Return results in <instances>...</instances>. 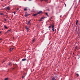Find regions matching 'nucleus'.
<instances>
[{
    "mask_svg": "<svg viewBox=\"0 0 80 80\" xmlns=\"http://www.w3.org/2000/svg\"><path fill=\"white\" fill-rule=\"evenodd\" d=\"M51 27H52V30L53 31H55V30H54V25H53H53H51L48 28H51Z\"/></svg>",
    "mask_w": 80,
    "mask_h": 80,
    "instance_id": "f257e3e1",
    "label": "nucleus"
},
{
    "mask_svg": "<svg viewBox=\"0 0 80 80\" xmlns=\"http://www.w3.org/2000/svg\"><path fill=\"white\" fill-rule=\"evenodd\" d=\"M14 49V47H12L11 48H10V49H9V51L10 52H12V50Z\"/></svg>",
    "mask_w": 80,
    "mask_h": 80,
    "instance_id": "f03ea898",
    "label": "nucleus"
},
{
    "mask_svg": "<svg viewBox=\"0 0 80 80\" xmlns=\"http://www.w3.org/2000/svg\"><path fill=\"white\" fill-rule=\"evenodd\" d=\"M28 14L27 13V12H25V16L26 17H28Z\"/></svg>",
    "mask_w": 80,
    "mask_h": 80,
    "instance_id": "7ed1b4c3",
    "label": "nucleus"
},
{
    "mask_svg": "<svg viewBox=\"0 0 80 80\" xmlns=\"http://www.w3.org/2000/svg\"><path fill=\"white\" fill-rule=\"evenodd\" d=\"M45 18V17H42L41 18L40 20H39V22H41V21H42V20H43V19H44V18Z\"/></svg>",
    "mask_w": 80,
    "mask_h": 80,
    "instance_id": "20e7f679",
    "label": "nucleus"
},
{
    "mask_svg": "<svg viewBox=\"0 0 80 80\" xmlns=\"http://www.w3.org/2000/svg\"><path fill=\"white\" fill-rule=\"evenodd\" d=\"M6 8H7L8 10H10V7H9V6L6 7Z\"/></svg>",
    "mask_w": 80,
    "mask_h": 80,
    "instance_id": "39448f33",
    "label": "nucleus"
},
{
    "mask_svg": "<svg viewBox=\"0 0 80 80\" xmlns=\"http://www.w3.org/2000/svg\"><path fill=\"white\" fill-rule=\"evenodd\" d=\"M56 78L55 77H53L52 78V80H56Z\"/></svg>",
    "mask_w": 80,
    "mask_h": 80,
    "instance_id": "423d86ee",
    "label": "nucleus"
},
{
    "mask_svg": "<svg viewBox=\"0 0 80 80\" xmlns=\"http://www.w3.org/2000/svg\"><path fill=\"white\" fill-rule=\"evenodd\" d=\"M42 11H39L38 12V14H40V13H42Z\"/></svg>",
    "mask_w": 80,
    "mask_h": 80,
    "instance_id": "0eeeda50",
    "label": "nucleus"
},
{
    "mask_svg": "<svg viewBox=\"0 0 80 80\" xmlns=\"http://www.w3.org/2000/svg\"><path fill=\"white\" fill-rule=\"evenodd\" d=\"M30 22H31V20H30L28 22V24H29L30 25H31V24L30 23Z\"/></svg>",
    "mask_w": 80,
    "mask_h": 80,
    "instance_id": "6e6552de",
    "label": "nucleus"
},
{
    "mask_svg": "<svg viewBox=\"0 0 80 80\" xmlns=\"http://www.w3.org/2000/svg\"><path fill=\"white\" fill-rule=\"evenodd\" d=\"M26 30H27V31L28 32V29H29V28H28V27H27V26H26Z\"/></svg>",
    "mask_w": 80,
    "mask_h": 80,
    "instance_id": "1a4fd4ad",
    "label": "nucleus"
},
{
    "mask_svg": "<svg viewBox=\"0 0 80 80\" xmlns=\"http://www.w3.org/2000/svg\"><path fill=\"white\" fill-rule=\"evenodd\" d=\"M38 13H36V14H34L33 15V16H34V17H35L36 16H37V15H38Z\"/></svg>",
    "mask_w": 80,
    "mask_h": 80,
    "instance_id": "9d476101",
    "label": "nucleus"
},
{
    "mask_svg": "<svg viewBox=\"0 0 80 80\" xmlns=\"http://www.w3.org/2000/svg\"><path fill=\"white\" fill-rule=\"evenodd\" d=\"M25 60H27V59H23L22 60V61H25Z\"/></svg>",
    "mask_w": 80,
    "mask_h": 80,
    "instance_id": "9b49d317",
    "label": "nucleus"
},
{
    "mask_svg": "<svg viewBox=\"0 0 80 80\" xmlns=\"http://www.w3.org/2000/svg\"><path fill=\"white\" fill-rule=\"evenodd\" d=\"M78 47H77V46H76V47L75 48V51H76V50H77V49Z\"/></svg>",
    "mask_w": 80,
    "mask_h": 80,
    "instance_id": "f8f14e48",
    "label": "nucleus"
},
{
    "mask_svg": "<svg viewBox=\"0 0 80 80\" xmlns=\"http://www.w3.org/2000/svg\"><path fill=\"white\" fill-rule=\"evenodd\" d=\"M45 1V2H48V0H41V2H42V1Z\"/></svg>",
    "mask_w": 80,
    "mask_h": 80,
    "instance_id": "ddd939ff",
    "label": "nucleus"
},
{
    "mask_svg": "<svg viewBox=\"0 0 80 80\" xmlns=\"http://www.w3.org/2000/svg\"><path fill=\"white\" fill-rule=\"evenodd\" d=\"M11 31V29H9L8 31L7 32H6V33H8L9 32H10Z\"/></svg>",
    "mask_w": 80,
    "mask_h": 80,
    "instance_id": "4468645a",
    "label": "nucleus"
},
{
    "mask_svg": "<svg viewBox=\"0 0 80 80\" xmlns=\"http://www.w3.org/2000/svg\"><path fill=\"white\" fill-rule=\"evenodd\" d=\"M4 27L5 28H6V29H7V28H8L7 27V26L5 25L4 26Z\"/></svg>",
    "mask_w": 80,
    "mask_h": 80,
    "instance_id": "2eb2a0df",
    "label": "nucleus"
},
{
    "mask_svg": "<svg viewBox=\"0 0 80 80\" xmlns=\"http://www.w3.org/2000/svg\"><path fill=\"white\" fill-rule=\"evenodd\" d=\"M78 21L77 20L76 23V25H77V24H78Z\"/></svg>",
    "mask_w": 80,
    "mask_h": 80,
    "instance_id": "dca6fc26",
    "label": "nucleus"
},
{
    "mask_svg": "<svg viewBox=\"0 0 80 80\" xmlns=\"http://www.w3.org/2000/svg\"><path fill=\"white\" fill-rule=\"evenodd\" d=\"M24 10L25 11H27V8H24Z\"/></svg>",
    "mask_w": 80,
    "mask_h": 80,
    "instance_id": "f3484780",
    "label": "nucleus"
},
{
    "mask_svg": "<svg viewBox=\"0 0 80 80\" xmlns=\"http://www.w3.org/2000/svg\"><path fill=\"white\" fill-rule=\"evenodd\" d=\"M46 15L48 17H49L48 15V13L47 12L46 13Z\"/></svg>",
    "mask_w": 80,
    "mask_h": 80,
    "instance_id": "a211bd4d",
    "label": "nucleus"
},
{
    "mask_svg": "<svg viewBox=\"0 0 80 80\" xmlns=\"http://www.w3.org/2000/svg\"><path fill=\"white\" fill-rule=\"evenodd\" d=\"M8 78H5L4 80H8Z\"/></svg>",
    "mask_w": 80,
    "mask_h": 80,
    "instance_id": "6ab92c4d",
    "label": "nucleus"
},
{
    "mask_svg": "<svg viewBox=\"0 0 80 80\" xmlns=\"http://www.w3.org/2000/svg\"><path fill=\"white\" fill-rule=\"evenodd\" d=\"M0 15H3L4 14L3 13H0Z\"/></svg>",
    "mask_w": 80,
    "mask_h": 80,
    "instance_id": "aec40b11",
    "label": "nucleus"
},
{
    "mask_svg": "<svg viewBox=\"0 0 80 80\" xmlns=\"http://www.w3.org/2000/svg\"><path fill=\"white\" fill-rule=\"evenodd\" d=\"M35 39H34L32 40V42H34V41H35Z\"/></svg>",
    "mask_w": 80,
    "mask_h": 80,
    "instance_id": "412c9836",
    "label": "nucleus"
},
{
    "mask_svg": "<svg viewBox=\"0 0 80 80\" xmlns=\"http://www.w3.org/2000/svg\"><path fill=\"white\" fill-rule=\"evenodd\" d=\"M14 15H15V13H16V12H14Z\"/></svg>",
    "mask_w": 80,
    "mask_h": 80,
    "instance_id": "4be33fe9",
    "label": "nucleus"
},
{
    "mask_svg": "<svg viewBox=\"0 0 80 80\" xmlns=\"http://www.w3.org/2000/svg\"><path fill=\"white\" fill-rule=\"evenodd\" d=\"M76 75H77V76H78H78H79V75H78V74H76Z\"/></svg>",
    "mask_w": 80,
    "mask_h": 80,
    "instance_id": "5701e85b",
    "label": "nucleus"
},
{
    "mask_svg": "<svg viewBox=\"0 0 80 80\" xmlns=\"http://www.w3.org/2000/svg\"><path fill=\"white\" fill-rule=\"evenodd\" d=\"M4 21H5L6 22V19H4Z\"/></svg>",
    "mask_w": 80,
    "mask_h": 80,
    "instance_id": "b1692460",
    "label": "nucleus"
},
{
    "mask_svg": "<svg viewBox=\"0 0 80 80\" xmlns=\"http://www.w3.org/2000/svg\"><path fill=\"white\" fill-rule=\"evenodd\" d=\"M24 77H25V76H23L22 77V78H24Z\"/></svg>",
    "mask_w": 80,
    "mask_h": 80,
    "instance_id": "393cba45",
    "label": "nucleus"
},
{
    "mask_svg": "<svg viewBox=\"0 0 80 80\" xmlns=\"http://www.w3.org/2000/svg\"><path fill=\"white\" fill-rule=\"evenodd\" d=\"M19 10V8H17V10Z\"/></svg>",
    "mask_w": 80,
    "mask_h": 80,
    "instance_id": "a878e982",
    "label": "nucleus"
},
{
    "mask_svg": "<svg viewBox=\"0 0 80 80\" xmlns=\"http://www.w3.org/2000/svg\"><path fill=\"white\" fill-rule=\"evenodd\" d=\"M9 65H11V64H10V63H9V64H8Z\"/></svg>",
    "mask_w": 80,
    "mask_h": 80,
    "instance_id": "bb28decb",
    "label": "nucleus"
},
{
    "mask_svg": "<svg viewBox=\"0 0 80 80\" xmlns=\"http://www.w3.org/2000/svg\"><path fill=\"white\" fill-rule=\"evenodd\" d=\"M2 40V38H0V40Z\"/></svg>",
    "mask_w": 80,
    "mask_h": 80,
    "instance_id": "cd10ccee",
    "label": "nucleus"
},
{
    "mask_svg": "<svg viewBox=\"0 0 80 80\" xmlns=\"http://www.w3.org/2000/svg\"><path fill=\"white\" fill-rule=\"evenodd\" d=\"M51 19H52V18H50V20H51Z\"/></svg>",
    "mask_w": 80,
    "mask_h": 80,
    "instance_id": "c85d7f7f",
    "label": "nucleus"
},
{
    "mask_svg": "<svg viewBox=\"0 0 80 80\" xmlns=\"http://www.w3.org/2000/svg\"><path fill=\"white\" fill-rule=\"evenodd\" d=\"M1 33V32H0V34Z\"/></svg>",
    "mask_w": 80,
    "mask_h": 80,
    "instance_id": "c756f323",
    "label": "nucleus"
},
{
    "mask_svg": "<svg viewBox=\"0 0 80 80\" xmlns=\"http://www.w3.org/2000/svg\"><path fill=\"white\" fill-rule=\"evenodd\" d=\"M29 1H31V0H29Z\"/></svg>",
    "mask_w": 80,
    "mask_h": 80,
    "instance_id": "7c9ffc66",
    "label": "nucleus"
},
{
    "mask_svg": "<svg viewBox=\"0 0 80 80\" xmlns=\"http://www.w3.org/2000/svg\"><path fill=\"white\" fill-rule=\"evenodd\" d=\"M1 0V1H3V0Z\"/></svg>",
    "mask_w": 80,
    "mask_h": 80,
    "instance_id": "2f4dec72",
    "label": "nucleus"
},
{
    "mask_svg": "<svg viewBox=\"0 0 80 80\" xmlns=\"http://www.w3.org/2000/svg\"><path fill=\"white\" fill-rule=\"evenodd\" d=\"M79 58H80V55L79 56Z\"/></svg>",
    "mask_w": 80,
    "mask_h": 80,
    "instance_id": "473e14b6",
    "label": "nucleus"
},
{
    "mask_svg": "<svg viewBox=\"0 0 80 80\" xmlns=\"http://www.w3.org/2000/svg\"><path fill=\"white\" fill-rule=\"evenodd\" d=\"M5 62V61H4L3 62Z\"/></svg>",
    "mask_w": 80,
    "mask_h": 80,
    "instance_id": "72a5a7b5",
    "label": "nucleus"
},
{
    "mask_svg": "<svg viewBox=\"0 0 80 80\" xmlns=\"http://www.w3.org/2000/svg\"><path fill=\"white\" fill-rule=\"evenodd\" d=\"M65 6H66V4H65Z\"/></svg>",
    "mask_w": 80,
    "mask_h": 80,
    "instance_id": "f704fd0d",
    "label": "nucleus"
}]
</instances>
